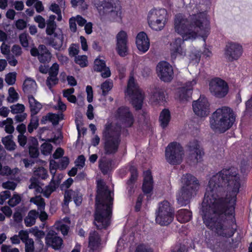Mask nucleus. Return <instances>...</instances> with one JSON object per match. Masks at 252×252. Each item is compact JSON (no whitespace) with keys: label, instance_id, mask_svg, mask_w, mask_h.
Masks as SVG:
<instances>
[{"label":"nucleus","instance_id":"obj_1","mask_svg":"<svg viewBox=\"0 0 252 252\" xmlns=\"http://www.w3.org/2000/svg\"><path fill=\"white\" fill-rule=\"evenodd\" d=\"M240 186L236 171L224 168L210 178L204 195L201 214L204 223L227 238L237 230L235 209Z\"/></svg>","mask_w":252,"mask_h":252},{"label":"nucleus","instance_id":"obj_2","mask_svg":"<svg viewBox=\"0 0 252 252\" xmlns=\"http://www.w3.org/2000/svg\"><path fill=\"white\" fill-rule=\"evenodd\" d=\"M175 32L182 36L177 38L171 44V58L173 61L177 56H185L186 50L182 45L184 41L195 39L198 34L205 41L210 33V23L205 14L199 13L184 18L181 14L175 16Z\"/></svg>","mask_w":252,"mask_h":252},{"label":"nucleus","instance_id":"obj_3","mask_svg":"<svg viewBox=\"0 0 252 252\" xmlns=\"http://www.w3.org/2000/svg\"><path fill=\"white\" fill-rule=\"evenodd\" d=\"M96 192L94 217V220L99 224L95 222L94 224L97 229H106L110 224L113 198L101 182L97 183Z\"/></svg>","mask_w":252,"mask_h":252},{"label":"nucleus","instance_id":"obj_4","mask_svg":"<svg viewBox=\"0 0 252 252\" xmlns=\"http://www.w3.org/2000/svg\"><path fill=\"white\" fill-rule=\"evenodd\" d=\"M236 119L233 110L226 106L217 109L210 118L211 127L213 130L224 133L230 128Z\"/></svg>","mask_w":252,"mask_h":252},{"label":"nucleus","instance_id":"obj_5","mask_svg":"<svg viewBox=\"0 0 252 252\" xmlns=\"http://www.w3.org/2000/svg\"><path fill=\"white\" fill-rule=\"evenodd\" d=\"M102 134L104 154L106 155L116 154L121 142V126H114L112 123L108 122L104 125Z\"/></svg>","mask_w":252,"mask_h":252},{"label":"nucleus","instance_id":"obj_6","mask_svg":"<svg viewBox=\"0 0 252 252\" xmlns=\"http://www.w3.org/2000/svg\"><path fill=\"white\" fill-rule=\"evenodd\" d=\"M182 180L183 185L177 199L178 204L184 206L189 204L192 197L196 195L199 184L197 178L190 174L184 175Z\"/></svg>","mask_w":252,"mask_h":252},{"label":"nucleus","instance_id":"obj_7","mask_svg":"<svg viewBox=\"0 0 252 252\" xmlns=\"http://www.w3.org/2000/svg\"><path fill=\"white\" fill-rule=\"evenodd\" d=\"M95 5L100 15L107 16L113 22L122 21V6L119 0H99Z\"/></svg>","mask_w":252,"mask_h":252},{"label":"nucleus","instance_id":"obj_8","mask_svg":"<svg viewBox=\"0 0 252 252\" xmlns=\"http://www.w3.org/2000/svg\"><path fill=\"white\" fill-rule=\"evenodd\" d=\"M174 210L170 203L167 200H163L158 204L156 211V222L161 226H167L170 224L174 219Z\"/></svg>","mask_w":252,"mask_h":252},{"label":"nucleus","instance_id":"obj_9","mask_svg":"<svg viewBox=\"0 0 252 252\" xmlns=\"http://www.w3.org/2000/svg\"><path fill=\"white\" fill-rule=\"evenodd\" d=\"M147 20L152 29L156 31H161L167 21V10L165 8H154L149 11Z\"/></svg>","mask_w":252,"mask_h":252},{"label":"nucleus","instance_id":"obj_10","mask_svg":"<svg viewBox=\"0 0 252 252\" xmlns=\"http://www.w3.org/2000/svg\"><path fill=\"white\" fill-rule=\"evenodd\" d=\"M126 93L131 99V103L136 110L141 109L144 96L136 82L133 74H130L127 82Z\"/></svg>","mask_w":252,"mask_h":252},{"label":"nucleus","instance_id":"obj_11","mask_svg":"<svg viewBox=\"0 0 252 252\" xmlns=\"http://www.w3.org/2000/svg\"><path fill=\"white\" fill-rule=\"evenodd\" d=\"M184 155V148L177 142H170L165 148V156L166 160L171 165L180 164L182 161Z\"/></svg>","mask_w":252,"mask_h":252},{"label":"nucleus","instance_id":"obj_12","mask_svg":"<svg viewBox=\"0 0 252 252\" xmlns=\"http://www.w3.org/2000/svg\"><path fill=\"white\" fill-rule=\"evenodd\" d=\"M156 71L158 76L164 82H170L173 79V68L172 65L166 61L159 62L157 65Z\"/></svg>","mask_w":252,"mask_h":252},{"label":"nucleus","instance_id":"obj_13","mask_svg":"<svg viewBox=\"0 0 252 252\" xmlns=\"http://www.w3.org/2000/svg\"><path fill=\"white\" fill-rule=\"evenodd\" d=\"M192 109L194 113L200 117H206L210 112V103L208 99L204 95L192 103Z\"/></svg>","mask_w":252,"mask_h":252},{"label":"nucleus","instance_id":"obj_14","mask_svg":"<svg viewBox=\"0 0 252 252\" xmlns=\"http://www.w3.org/2000/svg\"><path fill=\"white\" fill-rule=\"evenodd\" d=\"M210 91L211 93L218 98H222L226 96L228 92V85L223 80L217 78L214 83L210 84Z\"/></svg>","mask_w":252,"mask_h":252},{"label":"nucleus","instance_id":"obj_15","mask_svg":"<svg viewBox=\"0 0 252 252\" xmlns=\"http://www.w3.org/2000/svg\"><path fill=\"white\" fill-rule=\"evenodd\" d=\"M116 118L121 124L126 127H131L134 122V117L127 107H119L117 110Z\"/></svg>","mask_w":252,"mask_h":252},{"label":"nucleus","instance_id":"obj_16","mask_svg":"<svg viewBox=\"0 0 252 252\" xmlns=\"http://www.w3.org/2000/svg\"><path fill=\"white\" fill-rule=\"evenodd\" d=\"M116 50L118 54L124 57L128 54V38L126 32L121 31L116 35Z\"/></svg>","mask_w":252,"mask_h":252},{"label":"nucleus","instance_id":"obj_17","mask_svg":"<svg viewBox=\"0 0 252 252\" xmlns=\"http://www.w3.org/2000/svg\"><path fill=\"white\" fill-rule=\"evenodd\" d=\"M243 53L242 46L238 43L228 42L225 50V55L230 62L237 60Z\"/></svg>","mask_w":252,"mask_h":252},{"label":"nucleus","instance_id":"obj_18","mask_svg":"<svg viewBox=\"0 0 252 252\" xmlns=\"http://www.w3.org/2000/svg\"><path fill=\"white\" fill-rule=\"evenodd\" d=\"M196 84V81L192 80L187 82L183 86L177 89L176 94L180 101H188L191 98L193 87Z\"/></svg>","mask_w":252,"mask_h":252},{"label":"nucleus","instance_id":"obj_19","mask_svg":"<svg viewBox=\"0 0 252 252\" xmlns=\"http://www.w3.org/2000/svg\"><path fill=\"white\" fill-rule=\"evenodd\" d=\"M186 147L189 153L190 157L192 158H194L196 162L201 160L204 152L203 149L200 148L199 142L197 140L193 139L190 141Z\"/></svg>","mask_w":252,"mask_h":252},{"label":"nucleus","instance_id":"obj_20","mask_svg":"<svg viewBox=\"0 0 252 252\" xmlns=\"http://www.w3.org/2000/svg\"><path fill=\"white\" fill-rule=\"evenodd\" d=\"M144 177L142 186V190L144 194H151L154 189V179L151 170L144 172Z\"/></svg>","mask_w":252,"mask_h":252},{"label":"nucleus","instance_id":"obj_21","mask_svg":"<svg viewBox=\"0 0 252 252\" xmlns=\"http://www.w3.org/2000/svg\"><path fill=\"white\" fill-rule=\"evenodd\" d=\"M93 69L95 72H101V76L103 78H108L111 75L110 69L106 66L105 61L98 58L94 61Z\"/></svg>","mask_w":252,"mask_h":252},{"label":"nucleus","instance_id":"obj_22","mask_svg":"<svg viewBox=\"0 0 252 252\" xmlns=\"http://www.w3.org/2000/svg\"><path fill=\"white\" fill-rule=\"evenodd\" d=\"M136 44L138 49L145 53L150 47V40L147 34L144 32L138 33L136 38Z\"/></svg>","mask_w":252,"mask_h":252},{"label":"nucleus","instance_id":"obj_23","mask_svg":"<svg viewBox=\"0 0 252 252\" xmlns=\"http://www.w3.org/2000/svg\"><path fill=\"white\" fill-rule=\"evenodd\" d=\"M45 239L46 244L55 250H60L63 244V239L53 233H49Z\"/></svg>","mask_w":252,"mask_h":252},{"label":"nucleus","instance_id":"obj_24","mask_svg":"<svg viewBox=\"0 0 252 252\" xmlns=\"http://www.w3.org/2000/svg\"><path fill=\"white\" fill-rule=\"evenodd\" d=\"M38 48L40 51L38 59L39 62L44 64L49 63L51 61L52 58L51 53L45 45H39L38 46Z\"/></svg>","mask_w":252,"mask_h":252},{"label":"nucleus","instance_id":"obj_25","mask_svg":"<svg viewBox=\"0 0 252 252\" xmlns=\"http://www.w3.org/2000/svg\"><path fill=\"white\" fill-rule=\"evenodd\" d=\"M112 163L113 160L110 158H103L99 159L98 168L103 175L108 174L111 170Z\"/></svg>","mask_w":252,"mask_h":252},{"label":"nucleus","instance_id":"obj_26","mask_svg":"<svg viewBox=\"0 0 252 252\" xmlns=\"http://www.w3.org/2000/svg\"><path fill=\"white\" fill-rule=\"evenodd\" d=\"M176 218L181 223L187 222L192 218V212L186 209H180L177 212Z\"/></svg>","mask_w":252,"mask_h":252},{"label":"nucleus","instance_id":"obj_27","mask_svg":"<svg viewBox=\"0 0 252 252\" xmlns=\"http://www.w3.org/2000/svg\"><path fill=\"white\" fill-rule=\"evenodd\" d=\"M171 120L170 112L168 109L164 108L160 112L159 122L160 126L164 129L167 127Z\"/></svg>","mask_w":252,"mask_h":252},{"label":"nucleus","instance_id":"obj_28","mask_svg":"<svg viewBox=\"0 0 252 252\" xmlns=\"http://www.w3.org/2000/svg\"><path fill=\"white\" fill-rule=\"evenodd\" d=\"M56 16L54 15H51L49 16L47 21V28L46 29V34L48 35H54V37L57 36V33L55 32L57 28V24L55 20Z\"/></svg>","mask_w":252,"mask_h":252},{"label":"nucleus","instance_id":"obj_29","mask_svg":"<svg viewBox=\"0 0 252 252\" xmlns=\"http://www.w3.org/2000/svg\"><path fill=\"white\" fill-rule=\"evenodd\" d=\"M28 98L30 104V111L31 115H36L42 108V105L40 102L36 100L32 95H28Z\"/></svg>","mask_w":252,"mask_h":252},{"label":"nucleus","instance_id":"obj_30","mask_svg":"<svg viewBox=\"0 0 252 252\" xmlns=\"http://www.w3.org/2000/svg\"><path fill=\"white\" fill-rule=\"evenodd\" d=\"M63 119V115L61 117L58 114L53 113H49L46 116H43L41 120V124H45L46 122L49 121L54 126L58 124L59 121Z\"/></svg>","mask_w":252,"mask_h":252},{"label":"nucleus","instance_id":"obj_31","mask_svg":"<svg viewBox=\"0 0 252 252\" xmlns=\"http://www.w3.org/2000/svg\"><path fill=\"white\" fill-rule=\"evenodd\" d=\"M48 44L55 50L60 51L63 46V37L62 36L58 35L54 37L47 38Z\"/></svg>","mask_w":252,"mask_h":252},{"label":"nucleus","instance_id":"obj_32","mask_svg":"<svg viewBox=\"0 0 252 252\" xmlns=\"http://www.w3.org/2000/svg\"><path fill=\"white\" fill-rule=\"evenodd\" d=\"M38 211L35 210H31L28 215L24 219L25 224L27 227H31L35 224L37 219Z\"/></svg>","mask_w":252,"mask_h":252},{"label":"nucleus","instance_id":"obj_33","mask_svg":"<svg viewBox=\"0 0 252 252\" xmlns=\"http://www.w3.org/2000/svg\"><path fill=\"white\" fill-rule=\"evenodd\" d=\"M36 84L35 81L30 78H27L23 84V91L25 94L32 93L34 90Z\"/></svg>","mask_w":252,"mask_h":252},{"label":"nucleus","instance_id":"obj_34","mask_svg":"<svg viewBox=\"0 0 252 252\" xmlns=\"http://www.w3.org/2000/svg\"><path fill=\"white\" fill-rule=\"evenodd\" d=\"M12 138L13 136L12 135H8L3 137L1 140L2 143L4 145L5 148L9 151L14 150L16 147V145L12 140Z\"/></svg>","mask_w":252,"mask_h":252},{"label":"nucleus","instance_id":"obj_35","mask_svg":"<svg viewBox=\"0 0 252 252\" xmlns=\"http://www.w3.org/2000/svg\"><path fill=\"white\" fill-rule=\"evenodd\" d=\"M152 97L155 102L158 103L166 102L164 90L161 88L156 89L155 91L153 93Z\"/></svg>","mask_w":252,"mask_h":252},{"label":"nucleus","instance_id":"obj_36","mask_svg":"<svg viewBox=\"0 0 252 252\" xmlns=\"http://www.w3.org/2000/svg\"><path fill=\"white\" fill-rule=\"evenodd\" d=\"M113 83L112 80L107 79L103 82L101 85V89L102 90V95L106 96L108 94L109 92L112 89Z\"/></svg>","mask_w":252,"mask_h":252},{"label":"nucleus","instance_id":"obj_37","mask_svg":"<svg viewBox=\"0 0 252 252\" xmlns=\"http://www.w3.org/2000/svg\"><path fill=\"white\" fill-rule=\"evenodd\" d=\"M30 202L36 205L37 207V210H45V202L44 198L41 196H35L30 199Z\"/></svg>","mask_w":252,"mask_h":252},{"label":"nucleus","instance_id":"obj_38","mask_svg":"<svg viewBox=\"0 0 252 252\" xmlns=\"http://www.w3.org/2000/svg\"><path fill=\"white\" fill-rule=\"evenodd\" d=\"M8 97L7 100L10 103L17 101L19 98L18 94L16 92L14 87H10L8 89Z\"/></svg>","mask_w":252,"mask_h":252},{"label":"nucleus","instance_id":"obj_39","mask_svg":"<svg viewBox=\"0 0 252 252\" xmlns=\"http://www.w3.org/2000/svg\"><path fill=\"white\" fill-rule=\"evenodd\" d=\"M39 125V120L37 117H32L30 123L28 126V131L31 133L34 129L37 128Z\"/></svg>","mask_w":252,"mask_h":252},{"label":"nucleus","instance_id":"obj_40","mask_svg":"<svg viewBox=\"0 0 252 252\" xmlns=\"http://www.w3.org/2000/svg\"><path fill=\"white\" fill-rule=\"evenodd\" d=\"M130 176L127 180L126 184H134L138 178L137 169L134 167H131L130 168Z\"/></svg>","mask_w":252,"mask_h":252},{"label":"nucleus","instance_id":"obj_41","mask_svg":"<svg viewBox=\"0 0 252 252\" xmlns=\"http://www.w3.org/2000/svg\"><path fill=\"white\" fill-rule=\"evenodd\" d=\"M89 243L90 246L93 247L98 246L99 244V238L98 235L94 233L90 234L89 238Z\"/></svg>","mask_w":252,"mask_h":252},{"label":"nucleus","instance_id":"obj_42","mask_svg":"<svg viewBox=\"0 0 252 252\" xmlns=\"http://www.w3.org/2000/svg\"><path fill=\"white\" fill-rule=\"evenodd\" d=\"M11 112L12 114L22 113L25 110V106L22 104L17 103L11 106Z\"/></svg>","mask_w":252,"mask_h":252},{"label":"nucleus","instance_id":"obj_43","mask_svg":"<svg viewBox=\"0 0 252 252\" xmlns=\"http://www.w3.org/2000/svg\"><path fill=\"white\" fill-rule=\"evenodd\" d=\"M16 79V73L10 72L5 76V81L9 85H13L15 84Z\"/></svg>","mask_w":252,"mask_h":252},{"label":"nucleus","instance_id":"obj_44","mask_svg":"<svg viewBox=\"0 0 252 252\" xmlns=\"http://www.w3.org/2000/svg\"><path fill=\"white\" fill-rule=\"evenodd\" d=\"M75 62L81 67H83L87 65V58L86 56H78L75 57Z\"/></svg>","mask_w":252,"mask_h":252},{"label":"nucleus","instance_id":"obj_45","mask_svg":"<svg viewBox=\"0 0 252 252\" xmlns=\"http://www.w3.org/2000/svg\"><path fill=\"white\" fill-rule=\"evenodd\" d=\"M74 191L72 189L66 190L64 191L63 204L64 205L68 206L70 201L73 197V193Z\"/></svg>","mask_w":252,"mask_h":252},{"label":"nucleus","instance_id":"obj_46","mask_svg":"<svg viewBox=\"0 0 252 252\" xmlns=\"http://www.w3.org/2000/svg\"><path fill=\"white\" fill-rule=\"evenodd\" d=\"M21 198L19 194H14L8 200V204L10 206L14 207L18 204L21 202Z\"/></svg>","mask_w":252,"mask_h":252},{"label":"nucleus","instance_id":"obj_47","mask_svg":"<svg viewBox=\"0 0 252 252\" xmlns=\"http://www.w3.org/2000/svg\"><path fill=\"white\" fill-rule=\"evenodd\" d=\"M52 148L53 146L51 144L45 142L41 146V153L44 155H47L51 153Z\"/></svg>","mask_w":252,"mask_h":252},{"label":"nucleus","instance_id":"obj_48","mask_svg":"<svg viewBox=\"0 0 252 252\" xmlns=\"http://www.w3.org/2000/svg\"><path fill=\"white\" fill-rule=\"evenodd\" d=\"M82 194L79 191H74L73 193V201L76 206H80L82 202Z\"/></svg>","mask_w":252,"mask_h":252},{"label":"nucleus","instance_id":"obj_49","mask_svg":"<svg viewBox=\"0 0 252 252\" xmlns=\"http://www.w3.org/2000/svg\"><path fill=\"white\" fill-rule=\"evenodd\" d=\"M69 163V158L67 157H63L59 163H57L58 169L63 170L65 169Z\"/></svg>","mask_w":252,"mask_h":252},{"label":"nucleus","instance_id":"obj_50","mask_svg":"<svg viewBox=\"0 0 252 252\" xmlns=\"http://www.w3.org/2000/svg\"><path fill=\"white\" fill-rule=\"evenodd\" d=\"M59 70V64L55 63H54L51 67L49 69V76L53 77L57 76Z\"/></svg>","mask_w":252,"mask_h":252},{"label":"nucleus","instance_id":"obj_51","mask_svg":"<svg viewBox=\"0 0 252 252\" xmlns=\"http://www.w3.org/2000/svg\"><path fill=\"white\" fill-rule=\"evenodd\" d=\"M135 252H153V251L149 246L141 244L136 247Z\"/></svg>","mask_w":252,"mask_h":252},{"label":"nucleus","instance_id":"obj_52","mask_svg":"<svg viewBox=\"0 0 252 252\" xmlns=\"http://www.w3.org/2000/svg\"><path fill=\"white\" fill-rule=\"evenodd\" d=\"M28 34L23 32L19 35V40L21 45L23 47H28L29 46V41L27 38Z\"/></svg>","mask_w":252,"mask_h":252},{"label":"nucleus","instance_id":"obj_53","mask_svg":"<svg viewBox=\"0 0 252 252\" xmlns=\"http://www.w3.org/2000/svg\"><path fill=\"white\" fill-rule=\"evenodd\" d=\"M86 158L84 155L79 156L75 160L76 166H78L79 169L82 168L85 165Z\"/></svg>","mask_w":252,"mask_h":252},{"label":"nucleus","instance_id":"obj_54","mask_svg":"<svg viewBox=\"0 0 252 252\" xmlns=\"http://www.w3.org/2000/svg\"><path fill=\"white\" fill-rule=\"evenodd\" d=\"M25 244V252H33L34 250V241L32 239L24 243Z\"/></svg>","mask_w":252,"mask_h":252},{"label":"nucleus","instance_id":"obj_55","mask_svg":"<svg viewBox=\"0 0 252 252\" xmlns=\"http://www.w3.org/2000/svg\"><path fill=\"white\" fill-rule=\"evenodd\" d=\"M29 153L31 158H37L39 156V150L37 147L35 146L29 147Z\"/></svg>","mask_w":252,"mask_h":252},{"label":"nucleus","instance_id":"obj_56","mask_svg":"<svg viewBox=\"0 0 252 252\" xmlns=\"http://www.w3.org/2000/svg\"><path fill=\"white\" fill-rule=\"evenodd\" d=\"M44 245L43 242L40 238H38L36 239V251L41 252L43 251L46 252L47 248H44Z\"/></svg>","mask_w":252,"mask_h":252},{"label":"nucleus","instance_id":"obj_57","mask_svg":"<svg viewBox=\"0 0 252 252\" xmlns=\"http://www.w3.org/2000/svg\"><path fill=\"white\" fill-rule=\"evenodd\" d=\"M10 196L11 193L8 190H5L1 192L0 193V204H3L5 200L8 198H9Z\"/></svg>","mask_w":252,"mask_h":252},{"label":"nucleus","instance_id":"obj_58","mask_svg":"<svg viewBox=\"0 0 252 252\" xmlns=\"http://www.w3.org/2000/svg\"><path fill=\"white\" fill-rule=\"evenodd\" d=\"M37 211V218H38L40 220L43 222L46 221L48 218V215L45 210H38Z\"/></svg>","mask_w":252,"mask_h":252},{"label":"nucleus","instance_id":"obj_59","mask_svg":"<svg viewBox=\"0 0 252 252\" xmlns=\"http://www.w3.org/2000/svg\"><path fill=\"white\" fill-rule=\"evenodd\" d=\"M187 250V247L185 245L181 243H177L173 248V252H185Z\"/></svg>","mask_w":252,"mask_h":252},{"label":"nucleus","instance_id":"obj_60","mask_svg":"<svg viewBox=\"0 0 252 252\" xmlns=\"http://www.w3.org/2000/svg\"><path fill=\"white\" fill-rule=\"evenodd\" d=\"M19 236L20 237V240L23 242L25 243L31 238H29V233L26 231L21 230L19 232Z\"/></svg>","mask_w":252,"mask_h":252},{"label":"nucleus","instance_id":"obj_61","mask_svg":"<svg viewBox=\"0 0 252 252\" xmlns=\"http://www.w3.org/2000/svg\"><path fill=\"white\" fill-rule=\"evenodd\" d=\"M11 52L16 57L21 56L22 54L21 47L17 44H14L12 47Z\"/></svg>","mask_w":252,"mask_h":252},{"label":"nucleus","instance_id":"obj_62","mask_svg":"<svg viewBox=\"0 0 252 252\" xmlns=\"http://www.w3.org/2000/svg\"><path fill=\"white\" fill-rule=\"evenodd\" d=\"M30 182L31 184L29 186L30 189H37L39 187L38 180L35 177H32Z\"/></svg>","mask_w":252,"mask_h":252},{"label":"nucleus","instance_id":"obj_63","mask_svg":"<svg viewBox=\"0 0 252 252\" xmlns=\"http://www.w3.org/2000/svg\"><path fill=\"white\" fill-rule=\"evenodd\" d=\"M16 184L12 181H7L3 183L2 187L3 188L8 189L14 190L16 187Z\"/></svg>","mask_w":252,"mask_h":252},{"label":"nucleus","instance_id":"obj_64","mask_svg":"<svg viewBox=\"0 0 252 252\" xmlns=\"http://www.w3.org/2000/svg\"><path fill=\"white\" fill-rule=\"evenodd\" d=\"M15 26L17 29L22 30L27 27V23L23 19H18L16 22Z\"/></svg>","mask_w":252,"mask_h":252}]
</instances>
